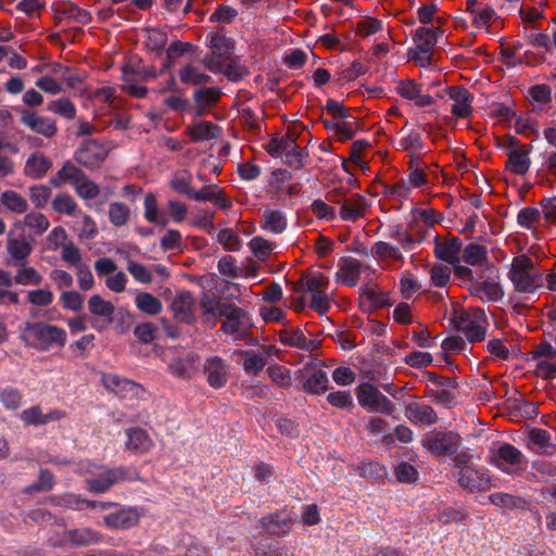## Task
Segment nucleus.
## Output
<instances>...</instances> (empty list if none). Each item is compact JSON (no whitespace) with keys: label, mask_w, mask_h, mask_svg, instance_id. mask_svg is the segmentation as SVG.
<instances>
[{"label":"nucleus","mask_w":556,"mask_h":556,"mask_svg":"<svg viewBox=\"0 0 556 556\" xmlns=\"http://www.w3.org/2000/svg\"><path fill=\"white\" fill-rule=\"evenodd\" d=\"M35 240V216L27 214L24 220L16 222L8 233L7 265L23 267L33 252Z\"/></svg>","instance_id":"1"},{"label":"nucleus","mask_w":556,"mask_h":556,"mask_svg":"<svg viewBox=\"0 0 556 556\" xmlns=\"http://www.w3.org/2000/svg\"><path fill=\"white\" fill-rule=\"evenodd\" d=\"M509 278L515 290L522 293H533L543 286L542 275L538 273L533 261L525 254L513 258Z\"/></svg>","instance_id":"2"},{"label":"nucleus","mask_w":556,"mask_h":556,"mask_svg":"<svg viewBox=\"0 0 556 556\" xmlns=\"http://www.w3.org/2000/svg\"><path fill=\"white\" fill-rule=\"evenodd\" d=\"M136 478V472L127 467H114L105 469L97 478L87 479V488L90 492L100 494L110 490L113 485Z\"/></svg>","instance_id":"3"},{"label":"nucleus","mask_w":556,"mask_h":556,"mask_svg":"<svg viewBox=\"0 0 556 556\" xmlns=\"http://www.w3.org/2000/svg\"><path fill=\"white\" fill-rule=\"evenodd\" d=\"M356 396L361 406L372 412L388 415L394 410L392 402L369 382L361 383L356 388Z\"/></svg>","instance_id":"4"},{"label":"nucleus","mask_w":556,"mask_h":556,"mask_svg":"<svg viewBox=\"0 0 556 556\" xmlns=\"http://www.w3.org/2000/svg\"><path fill=\"white\" fill-rule=\"evenodd\" d=\"M460 437L453 432H432L422 441V446L434 456H452L457 452Z\"/></svg>","instance_id":"5"},{"label":"nucleus","mask_w":556,"mask_h":556,"mask_svg":"<svg viewBox=\"0 0 556 556\" xmlns=\"http://www.w3.org/2000/svg\"><path fill=\"white\" fill-rule=\"evenodd\" d=\"M225 320L222 324V331L227 334L235 336L236 339H244L252 326L248 313L236 306H230L228 313L224 316Z\"/></svg>","instance_id":"6"},{"label":"nucleus","mask_w":556,"mask_h":556,"mask_svg":"<svg viewBox=\"0 0 556 556\" xmlns=\"http://www.w3.org/2000/svg\"><path fill=\"white\" fill-rule=\"evenodd\" d=\"M66 342L64 329L37 323V351H60Z\"/></svg>","instance_id":"7"},{"label":"nucleus","mask_w":556,"mask_h":556,"mask_svg":"<svg viewBox=\"0 0 556 556\" xmlns=\"http://www.w3.org/2000/svg\"><path fill=\"white\" fill-rule=\"evenodd\" d=\"M108 156V149L94 139L85 140L75 152V160L88 168L99 166Z\"/></svg>","instance_id":"8"},{"label":"nucleus","mask_w":556,"mask_h":556,"mask_svg":"<svg viewBox=\"0 0 556 556\" xmlns=\"http://www.w3.org/2000/svg\"><path fill=\"white\" fill-rule=\"evenodd\" d=\"M203 372L210 387L222 389L227 384L229 366L222 357L211 356L203 364Z\"/></svg>","instance_id":"9"},{"label":"nucleus","mask_w":556,"mask_h":556,"mask_svg":"<svg viewBox=\"0 0 556 556\" xmlns=\"http://www.w3.org/2000/svg\"><path fill=\"white\" fill-rule=\"evenodd\" d=\"M103 539L102 534L90 528H77L67 530L64 533V538L52 541L53 546H64L72 544L74 546H88L101 542Z\"/></svg>","instance_id":"10"},{"label":"nucleus","mask_w":556,"mask_h":556,"mask_svg":"<svg viewBox=\"0 0 556 556\" xmlns=\"http://www.w3.org/2000/svg\"><path fill=\"white\" fill-rule=\"evenodd\" d=\"M194 299L192 293L187 290H182L176 293L174 296L170 308L174 313V317L187 325H191L195 321L193 314Z\"/></svg>","instance_id":"11"},{"label":"nucleus","mask_w":556,"mask_h":556,"mask_svg":"<svg viewBox=\"0 0 556 556\" xmlns=\"http://www.w3.org/2000/svg\"><path fill=\"white\" fill-rule=\"evenodd\" d=\"M362 268L363 265L358 260L351 256L342 257L338 263L337 282L355 287L359 281Z\"/></svg>","instance_id":"12"},{"label":"nucleus","mask_w":556,"mask_h":556,"mask_svg":"<svg viewBox=\"0 0 556 556\" xmlns=\"http://www.w3.org/2000/svg\"><path fill=\"white\" fill-rule=\"evenodd\" d=\"M463 242L459 238H450L440 241L435 238L434 255L437 258L446 262L451 265L459 263V253L462 251Z\"/></svg>","instance_id":"13"},{"label":"nucleus","mask_w":556,"mask_h":556,"mask_svg":"<svg viewBox=\"0 0 556 556\" xmlns=\"http://www.w3.org/2000/svg\"><path fill=\"white\" fill-rule=\"evenodd\" d=\"M405 417L413 424L431 426L438 421L435 410L426 404L412 402L405 406Z\"/></svg>","instance_id":"14"},{"label":"nucleus","mask_w":556,"mask_h":556,"mask_svg":"<svg viewBox=\"0 0 556 556\" xmlns=\"http://www.w3.org/2000/svg\"><path fill=\"white\" fill-rule=\"evenodd\" d=\"M446 91L450 98L454 100L451 112L459 118L468 117L472 111L470 106L473 99L472 94L462 86L450 87Z\"/></svg>","instance_id":"15"},{"label":"nucleus","mask_w":556,"mask_h":556,"mask_svg":"<svg viewBox=\"0 0 556 556\" xmlns=\"http://www.w3.org/2000/svg\"><path fill=\"white\" fill-rule=\"evenodd\" d=\"M396 91L402 98L414 101L417 106H428L433 103V97L424 94L421 87L413 79L401 80Z\"/></svg>","instance_id":"16"},{"label":"nucleus","mask_w":556,"mask_h":556,"mask_svg":"<svg viewBox=\"0 0 556 556\" xmlns=\"http://www.w3.org/2000/svg\"><path fill=\"white\" fill-rule=\"evenodd\" d=\"M142 513L138 508L121 509L104 517V523L113 529H128L136 526Z\"/></svg>","instance_id":"17"},{"label":"nucleus","mask_w":556,"mask_h":556,"mask_svg":"<svg viewBox=\"0 0 556 556\" xmlns=\"http://www.w3.org/2000/svg\"><path fill=\"white\" fill-rule=\"evenodd\" d=\"M368 206L369 204L364 195L352 194L343 201L340 207V216L343 220L354 222L365 215Z\"/></svg>","instance_id":"18"},{"label":"nucleus","mask_w":556,"mask_h":556,"mask_svg":"<svg viewBox=\"0 0 556 556\" xmlns=\"http://www.w3.org/2000/svg\"><path fill=\"white\" fill-rule=\"evenodd\" d=\"M530 146L522 144L519 149H513L507 152L508 161L506 168L517 175H525L530 167L529 152Z\"/></svg>","instance_id":"19"},{"label":"nucleus","mask_w":556,"mask_h":556,"mask_svg":"<svg viewBox=\"0 0 556 556\" xmlns=\"http://www.w3.org/2000/svg\"><path fill=\"white\" fill-rule=\"evenodd\" d=\"M458 484L471 493L484 492L490 488V479L475 470H460L457 475Z\"/></svg>","instance_id":"20"},{"label":"nucleus","mask_w":556,"mask_h":556,"mask_svg":"<svg viewBox=\"0 0 556 556\" xmlns=\"http://www.w3.org/2000/svg\"><path fill=\"white\" fill-rule=\"evenodd\" d=\"M199 356L197 354H188L184 358L174 359L168 369L170 374L180 379H190L198 371L197 362Z\"/></svg>","instance_id":"21"},{"label":"nucleus","mask_w":556,"mask_h":556,"mask_svg":"<svg viewBox=\"0 0 556 556\" xmlns=\"http://www.w3.org/2000/svg\"><path fill=\"white\" fill-rule=\"evenodd\" d=\"M291 518H280L279 514H270L260 520L261 528L268 534L281 535L291 529Z\"/></svg>","instance_id":"22"},{"label":"nucleus","mask_w":556,"mask_h":556,"mask_svg":"<svg viewBox=\"0 0 556 556\" xmlns=\"http://www.w3.org/2000/svg\"><path fill=\"white\" fill-rule=\"evenodd\" d=\"M126 446L137 453H146L152 447V440L146 430L135 427L127 430Z\"/></svg>","instance_id":"23"},{"label":"nucleus","mask_w":556,"mask_h":556,"mask_svg":"<svg viewBox=\"0 0 556 556\" xmlns=\"http://www.w3.org/2000/svg\"><path fill=\"white\" fill-rule=\"evenodd\" d=\"M438 33H441L440 28L418 27L413 37L417 43L416 49L422 54L430 53L437 45Z\"/></svg>","instance_id":"24"},{"label":"nucleus","mask_w":556,"mask_h":556,"mask_svg":"<svg viewBox=\"0 0 556 556\" xmlns=\"http://www.w3.org/2000/svg\"><path fill=\"white\" fill-rule=\"evenodd\" d=\"M186 132L191 137L192 141H204L217 138L219 136V127L212 122H199L193 126H189Z\"/></svg>","instance_id":"25"},{"label":"nucleus","mask_w":556,"mask_h":556,"mask_svg":"<svg viewBox=\"0 0 556 556\" xmlns=\"http://www.w3.org/2000/svg\"><path fill=\"white\" fill-rule=\"evenodd\" d=\"M49 64H37V73L47 72L37 78V88L49 94H59L63 89L62 85L58 81V77H53L50 68H47Z\"/></svg>","instance_id":"26"},{"label":"nucleus","mask_w":556,"mask_h":556,"mask_svg":"<svg viewBox=\"0 0 556 556\" xmlns=\"http://www.w3.org/2000/svg\"><path fill=\"white\" fill-rule=\"evenodd\" d=\"M261 227L274 233H281L287 228V219L280 211L266 208L262 215Z\"/></svg>","instance_id":"27"},{"label":"nucleus","mask_w":556,"mask_h":556,"mask_svg":"<svg viewBox=\"0 0 556 556\" xmlns=\"http://www.w3.org/2000/svg\"><path fill=\"white\" fill-rule=\"evenodd\" d=\"M210 47L217 59L229 61L235 50V42L224 35L216 34L211 38Z\"/></svg>","instance_id":"28"},{"label":"nucleus","mask_w":556,"mask_h":556,"mask_svg":"<svg viewBox=\"0 0 556 556\" xmlns=\"http://www.w3.org/2000/svg\"><path fill=\"white\" fill-rule=\"evenodd\" d=\"M88 309L93 316L103 317L108 323L113 320L114 305L102 299L99 294L89 298Z\"/></svg>","instance_id":"29"},{"label":"nucleus","mask_w":556,"mask_h":556,"mask_svg":"<svg viewBox=\"0 0 556 556\" xmlns=\"http://www.w3.org/2000/svg\"><path fill=\"white\" fill-rule=\"evenodd\" d=\"M178 76L182 84L191 86L206 85L212 80L210 75L200 72L191 64L181 67L178 72Z\"/></svg>","instance_id":"30"},{"label":"nucleus","mask_w":556,"mask_h":556,"mask_svg":"<svg viewBox=\"0 0 556 556\" xmlns=\"http://www.w3.org/2000/svg\"><path fill=\"white\" fill-rule=\"evenodd\" d=\"M135 303L140 312L151 316L157 315L162 311L161 301L149 292H139Z\"/></svg>","instance_id":"31"},{"label":"nucleus","mask_w":556,"mask_h":556,"mask_svg":"<svg viewBox=\"0 0 556 556\" xmlns=\"http://www.w3.org/2000/svg\"><path fill=\"white\" fill-rule=\"evenodd\" d=\"M238 355L241 357L243 369L248 374L256 376L266 365V359L254 351H239Z\"/></svg>","instance_id":"32"},{"label":"nucleus","mask_w":556,"mask_h":556,"mask_svg":"<svg viewBox=\"0 0 556 556\" xmlns=\"http://www.w3.org/2000/svg\"><path fill=\"white\" fill-rule=\"evenodd\" d=\"M471 294L495 302L503 296V290L497 282L483 281L475 286Z\"/></svg>","instance_id":"33"},{"label":"nucleus","mask_w":556,"mask_h":556,"mask_svg":"<svg viewBox=\"0 0 556 556\" xmlns=\"http://www.w3.org/2000/svg\"><path fill=\"white\" fill-rule=\"evenodd\" d=\"M46 67L50 68L53 76L64 80L71 89L78 88L83 84L80 75L72 73L70 68L62 66L60 63H51Z\"/></svg>","instance_id":"34"},{"label":"nucleus","mask_w":556,"mask_h":556,"mask_svg":"<svg viewBox=\"0 0 556 556\" xmlns=\"http://www.w3.org/2000/svg\"><path fill=\"white\" fill-rule=\"evenodd\" d=\"M85 173L67 161L63 167L58 172L56 176L51 179V184L60 187L63 181L71 180L74 185L79 178L81 179Z\"/></svg>","instance_id":"35"},{"label":"nucleus","mask_w":556,"mask_h":556,"mask_svg":"<svg viewBox=\"0 0 556 556\" xmlns=\"http://www.w3.org/2000/svg\"><path fill=\"white\" fill-rule=\"evenodd\" d=\"M222 90L218 87H206L194 91L193 100L197 105L212 106L215 105L220 98Z\"/></svg>","instance_id":"36"},{"label":"nucleus","mask_w":556,"mask_h":556,"mask_svg":"<svg viewBox=\"0 0 556 556\" xmlns=\"http://www.w3.org/2000/svg\"><path fill=\"white\" fill-rule=\"evenodd\" d=\"M486 249L480 244H468L463 250V260L471 266L482 265L488 261Z\"/></svg>","instance_id":"37"},{"label":"nucleus","mask_w":556,"mask_h":556,"mask_svg":"<svg viewBox=\"0 0 556 556\" xmlns=\"http://www.w3.org/2000/svg\"><path fill=\"white\" fill-rule=\"evenodd\" d=\"M0 201L7 208L17 214H22L27 210L26 200L13 190L4 191L1 194Z\"/></svg>","instance_id":"38"},{"label":"nucleus","mask_w":556,"mask_h":556,"mask_svg":"<svg viewBox=\"0 0 556 556\" xmlns=\"http://www.w3.org/2000/svg\"><path fill=\"white\" fill-rule=\"evenodd\" d=\"M327 388H328V377H327L326 372L323 371L321 369L315 370L311 375V377H308L305 380V382L303 384V389L306 392L316 393V394L326 391Z\"/></svg>","instance_id":"39"},{"label":"nucleus","mask_w":556,"mask_h":556,"mask_svg":"<svg viewBox=\"0 0 556 556\" xmlns=\"http://www.w3.org/2000/svg\"><path fill=\"white\" fill-rule=\"evenodd\" d=\"M130 217L129 207L122 202H113L109 206V218L115 227L126 225Z\"/></svg>","instance_id":"40"},{"label":"nucleus","mask_w":556,"mask_h":556,"mask_svg":"<svg viewBox=\"0 0 556 556\" xmlns=\"http://www.w3.org/2000/svg\"><path fill=\"white\" fill-rule=\"evenodd\" d=\"M489 500L495 506L501 508H523L526 505V501L521 497L509 495L506 493H494L489 496Z\"/></svg>","instance_id":"41"},{"label":"nucleus","mask_w":556,"mask_h":556,"mask_svg":"<svg viewBox=\"0 0 556 556\" xmlns=\"http://www.w3.org/2000/svg\"><path fill=\"white\" fill-rule=\"evenodd\" d=\"M122 71H123L122 78L125 83L122 86V89L135 98H138V99L144 98L148 93V89L143 86H138L137 83H139V81L136 77H129V74H128L130 72L129 67H123Z\"/></svg>","instance_id":"42"},{"label":"nucleus","mask_w":556,"mask_h":556,"mask_svg":"<svg viewBox=\"0 0 556 556\" xmlns=\"http://www.w3.org/2000/svg\"><path fill=\"white\" fill-rule=\"evenodd\" d=\"M361 294L366 296L376 308L391 305L389 295L380 291L377 286L363 287Z\"/></svg>","instance_id":"43"},{"label":"nucleus","mask_w":556,"mask_h":556,"mask_svg":"<svg viewBox=\"0 0 556 556\" xmlns=\"http://www.w3.org/2000/svg\"><path fill=\"white\" fill-rule=\"evenodd\" d=\"M371 254L378 260L392 258L400 261L402 254L397 247H394L388 242L379 241L376 242L371 249Z\"/></svg>","instance_id":"44"},{"label":"nucleus","mask_w":556,"mask_h":556,"mask_svg":"<svg viewBox=\"0 0 556 556\" xmlns=\"http://www.w3.org/2000/svg\"><path fill=\"white\" fill-rule=\"evenodd\" d=\"M48 110L65 117L66 119H73L76 116V108L74 103L66 98L51 101L48 105Z\"/></svg>","instance_id":"45"},{"label":"nucleus","mask_w":556,"mask_h":556,"mask_svg":"<svg viewBox=\"0 0 556 556\" xmlns=\"http://www.w3.org/2000/svg\"><path fill=\"white\" fill-rule=\"evenodd\" d=\"M74 187L76 192L84 199H94L99 195L100 189L96 182L90 180L86 174L83 175L81 179L79 178L75 181Z\"/></svg>","instance_id":"46"},{"label":"nucleus","mask_w":556,"mask_h":556,"mask_svg":"<svg viewBox=\"0 0 556 556\" xmlns=\"http://www.w3.org/2000/svg\"><path fill=\"white\" fill-rule=\"evenodd\" d=\"M253 255L260 261H266L271 251V243L263 237H254L249 243Z\"/></svg>","instance_id":"47"},{"label":"nucleus","mask_w":556,"mask_h":556,"mask_svg":"<svg viewBox=\"0 0 556 556\" xmlns=\"http://www.w3.org/2000/svg\"><path fill=\"white\" fill-rule=\"evenodd\" d=\"M53 208L60 214L74 215L77 212V204L68 194H59L52 201Z\"/></svg>","instance_id":"48"},{"label":"nucleus","mask_w":556,"mask_h":556,"mask_svg":"<svg viewBox=\"0 0 556 556\" xmlns=\"http://www.w3.org/2000/svg\"><path fill=\"white\" fill-rule=\"evenodd\" d=\"M496 456L510 465H519L522 460L521 452L508 443H504L497 448Z\"/></svg>","instance_id":"49"},{"label":"nucleus","mask_w":556,"mask_h":556,"mask_svg":"<svg viewBox=\"0 0 556 556\" xmlns=\"http://www.w3.org/2000/svg\"><path fill=\"white\" fill-rule=\"evenodd\" d=\"M452 269L442 264H435L431 268V282L435 287H446L451 280Z\"/></svg>","instance_id":"50"},{"label":"nucleus","mask_w":556,"mask_h":556,"mask_svg":"<svg viewBox=\"0 0 556 556\" xmlns=\"http://www.w3.org/2000/svg\"><path fill=\"white\" fill-rule=\"evenodd\" d=\"M304 332L302 329H285L279 331L280 342L285 345L296 348L301 350L303 343Z\"/></svg>","instance_id":"51"},{"label":"nucleus","mask_w":556,"mask_h":556,"mask_svg":"<svg viewBox=\"0 0 556 556\" xmlns=\"http://www.w3.org/2000/svg\"><path fill=\"white\" fill-rule=\"evenodd\" d=\"M0 401L8 409H16L22 404V394L17 389L8 387L0 392Z\"/></svg>","instance_id":"52"},{"label":"nucleus","mask_w":556,"mask_h":556,"mask_svg":"<svg viewBox=\"0 0 556 556\" xmlns=\"http://www.w3.org/2000/svg\"><path fill=\"white\" fill-rule=\"evenodd\" d=\"M161 247L164 251L182 250V237L178 230L169 229L161 239Z\"/></svg>","instance_id":"53"},{"label":"nucleus","mask_w":556,"mask_h":556,"mask_svg":"<svg viewBox=\"0 0 556 556\" xmlns=\"http://www.w3.org/2000/svg\"><path fill=\"white\" fill-rule=\"evenodd\" d=\"M268 376L276 384L289 387L291 384L290 371L282 366L271 365L267 368Z\"/></svg>","instance_id":"54"},{"label":"nucleus","mask_w":556,"mask_h":556,"mask_svg":"<svg viewBox=\"0 0 556 556\" xmlns=\"http://www.w3.org/2000/svg\"><path fill=\"white\" fill-rule=\"evenodd\" d=\"M305 277H307L305 289L307 293H314L325 290L327 291L329 279L325 274L317 273L312 276H309V274H306Z\"/></svg>","instance_id":"55"},{"label":"nucleus","mask_w":556,"mask_h":556,"mask_svg":"<svg viewBox=\"0 0 556 556\" xmlns=\"http://www.w3.org/2000/svg\"><path fill=\"white\" fill-rule=\"evenodd\" d=\"M217 240L228 251H238L240 249V239L231 229H222L218 232Z\"/></svg>","instance_id":"56"},{"label":"nucleus","mask_w":556,"mask_h":556,"mask_svg":"<svg viewBox=\"0 0 556 556\" xmlns=\"http://www.w3.org/2000/svg\"><path fill=\"white\" fill-rule=\"evenodd\" d=\"M127 270L141 283H150L152 281L151 271L138 262L129 261L127 264Z\"/></svg>","instance_id":"57"},{"label":"nucleus","mask_w":556,"mask_h":556,"mask_svg":"<svg viewBox=\"0 0 556 556\" xmlns=\"http://www.w3.org/2000/svg\"><path fill=\"white\" fill-rule=\"evenodd\" d=\"M156 330L157 327L153 323L148 321L138 325L134 330V334L138 338L139 342L147 344L155 339Z\"/></svg>","instance_id":"58"},{"label":"nucleus","mask_w":556,"mask_h":556,"mask_svg":"<svg viewBox=\"0 0 556 556\" xmlns=\"http://www.w3.org/2000/svg\"><path fill=\"white\" fill-rule=\"evenodd\" d=\"M309 307L317 312L319 315H325L330 308V300L327 291H319L312 293V302Z\"/></svg>","instance_id":"59"},{"label":"nucleus","mask_w":556,"mask_h":556,"mask_svg":"<svg viewBox=\"0 0 556 556\" xmlns=\"http://www.w3.org/2000/svg\"><path fill=\"white\" fill-rule=\"evenodd\" d=\"M226 62L225 70L222 72L230 81H238L249 74L245 66L237 64L232 59Z\"/></svg>","instance_id":"60"},{"label":"nucleus","mask_w":556,"mask_h":556,"mask_svg":"<svg viewBox=\"0 0 556 556\" xmlns=\"http://www.w3.org/2000/svg\"><path fill=\"white\" fill-rule=\"evenodd\" d=\"M327 401L334 407L338 408H350L353 407V401L350 392L348 391H336L330 392L327 395Z\"/></svg>","instance_id":"61"},{"label":"nucleus","mask_w":556,"mask_h":556,"mask_svg":"<svg viewBox=\"0 0 556 556\" xmlns=\"http://www.w3.org/2000/svg\"><path fill=\"white\" fill-rule=\"evenodd\" d=\"M468 517V514L463 509H455L453 507H446L438 514V520L444 525L452 521L460 522Z\"/></svg>","instance_id":"62"},{"label":"nucleus","mask_w":556,"mask_h":556,"mask_svg":"<svg viewBox=\"0 0 556 556\" xmlns=\"http://www.w3.org/2000/svg\"><path fill=\"white\" fill-rule=\"evenodd\" d=\"M169 186L173 190L176 192L186 195L187 198L191 199V195L193 193V189L191 187V179L190 175L188 177L185 176H175L170 182Z\"/></svg>","instance_id":"63"},{"label":"nucleus","mask_w":556,"mask_h":556,"mask_svg":"<svg viewBox=\"0 0 556 556\" xmlns=\"http://www.w3.org/2000/svg\"><path fill=\"white\" fill-rule=\"evenodd\" d=\"M61 300L65 308L74 312L80 311L84 303L83 295H80L77 291L63 292Z\"/></svg>","instance_id":"64"}]
</instances>
